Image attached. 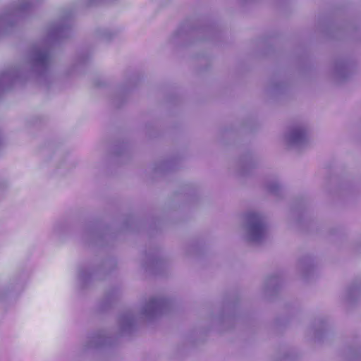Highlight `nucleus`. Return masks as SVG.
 Instances as JSON below:
<instances>
[{
  "label": "nucleus",
  "mask_w": 361,
  "mask_h": 361,
  "mask_svg": "<svg viewBox=\"0 0 361 361\" xmlns=\"http://www.w3.org/2000/svg\"><path fill=\"white\" fill-rule=\"evenodd\" d=\"M250 219L256 221L251 225V231L253 235L256 236L262 235L264 231V226L259 221V216L255 214H251Z\"/></svg>",
  "instance_id": "nucleus-1"
}]
</instances>
